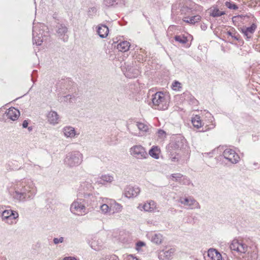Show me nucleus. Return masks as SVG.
I'll use <instances>...</instances> for the list:
<instances>
[{"label":"nucleus","mask_w":260,"mask_h":260,"mask_svg":"<svg viewBox=\"0 0 260 260\" xmlns=\"http://www.w3.org/2000/svg\"><path fill=\"white\" fill-rule=\"evenodd\" d=\"M37 193V188L31 180L19 181L11 193L13 199L18 202H24L32 199Z\"/></svg>","instance_id":"obj_1"},{"label":"nucleus","mask_w":260,"mask_h":260,"mask_svg":"<svg viewBox=\"0 0 260 260\" xmlns=\"http://www.w3.org/2000/svg\"><path fill=\"white\" fill-rule=\"evenodd\" d=\"M170 102V95L163 92H157L152 95V107L158 110L168 109Z\"/></svg>","instance_id":"obj_2"},{"label":"nucleus","mask_w":260,"mask_h":260,"mask_svg":"<svg viewBox=\"0 0 260 260\" xmlns=\"http://www.w3.org/2000/svg\"><path fill=\"white\" fill-rule=\"evenodd\" d=\"M83 161V155L79 151H73L68 153L63 160L64 165L70 168L79 166Z\"/></svg>","instance_id":"obj_3"},{"label":"nucleus","mask_w":260,"mask_h":260,"mask_svg":"<svg viewBox=\"0 0 260 260\" xmlns=\"http://www.w3.org/2000/svg\"><path fill=\"white\" fill-rule=\"evenodd\" d=\"M0 215L2 221L9 225L16 224V219L19 217L17 211L11 209L4 210L3 206H0Z\"/></svg>","instance_id":"obj_4"},{"label":"nucleus","mask_w":260,"mask_h":260,"mask_svg":"<svg viewBox=\"0 0 260 260\" xmlns=\"http://www.w3.org/2000/svg\"><path fill=\"white\" fill-rule=\"evenodd\" d=\"M46 26L43 24H40L39 27L36 26H33L32 29V42L33 44L37 45H41L44 40V37L46 36L43 29Z\"/></svg>","instance_id":"obj_5"},{"label":"nucleus","mask_w":260,"mask_h":260,"mask_svg":"<svg viewBox=\"0 0 260 260\" xmlns=\"http://www.w3.org/2000/svg\"><path fill=\"white\" fill-rule=\"evenodd\" d=\"M71 212L75 215L81 216L87 213L86 207L82 199H77L71 205Z\"/></svg>","instance_id":"obj_6"},{"label":"nucleus","mask_w":260,"mask_h":260,"mask_svg":"<svg viewBox=\"0 0 260 260\" xmlns=\"http://www.w3.org/2000/svg\"><path fill=\"white\" fill-rule=\"evenodd\" d=\"M230 248L233 251H236L240 253L245 254L247 252L249 254V247L245 244L242 240L234 239L232 241Z\"/></svg>","instance_id":"obj_7"},{"label":"nucleus","mask_w":260,"mask_h":260,"mask_svg":"<svg viewBox=\"0 0 260 260\" xmlns=\"http://www.w3.org/2000/svg\"><path fill=\"white\" fill-rule=\"evenodd\" d=\"M131 155L137 159H144L148 156L147 153L142 145H137L130 149Z\"/></svg>","instance_id":"obj_8"},{"label":"nucleus","mask_w":260,"mask_h":260,"mask_svg":"<svg viewBox=\"0 0 260 260\" xmlns=\"http://www.w3.org/2000/svg\"><path fill=\"white\" fill-rule=\"evenodd\" d=\"M224 158L229 162L235 164L239 162L240 157L235 150L231 148H226L223 152Z\"/></svg>","instance_id":"obj_9"},{"label":"nucleus","mask_w":260,"mask_h":260,"mask_svg":"<svg viewBox=\"0 0 260 260\" xmlns=\"http://www.w3.org/2000/svg\"><path fill=\"white\" fill-rule=\"evenodd\" d=\"M179 201L181 204L187 206L188 208L190 209H200L201 208L199 203L192 197H181Z\"/></svg>","instance_id":"obj_10"},{"label":"nucleus","mask_w":260,"mask_h":260,"mask_svg":"<svg viewBox=\"0 0 260 260\" xmlns=\"http://www.w3.org/2000/svg\"><path fill=\"white\" fill-rule=\"evenodd\" d=\"M256 28V25L255 23H252L250 26H243L239 28V30L243 35L246 40H249L252 37Z\"/></svg>","instance_id":"obj_11"},{"label":"nucleus","mask_w":260,"mask_h":260,"mask_svg":"<svg viewBox=\"0 0 260 260\" xmlns=\"http://www.w3.org/2000/svg\"><path fill=\"white\" fill-rule=\"evenodd\" d=\"M56 32L57 36L63 41L67 42L68 41L69 38L67 34L68 28L65 24L58 23L56 26Z\"/></svg>","instance_id":"obj_12"},{"label":"nucleus","mask_w":260,"mask_h":260,"mask_svg":"<svg viewBox=\"0 0 260 260\" xmlns=\"http://www.w3.org/2000/svg\"><path fill=\"white\" fill-rule=\"evenodd\" d=\"M140 192V188L136 186H127L124 190V194L128 198L136 197Z\"/></svg>","instance_id":"obj_13"},{"label":"nucleus","mask_w":260,"mask_h":260,"mask_svg":"<svg viewBox=\"0 0 260 260\" xmlns=\"http://www.w3.org/2000/svg\"><path fill=\"white\" fill-rule=\"evenodd\" d=\"M139 208L147 212H155L157 210L156 204L153 201H149L144 204H140Z\"/></svg>","instance_id":"obj_14"},{"label":"nucleus","mask_w":260,"mask_h":260,"mask_svg":"<svg viewBox=\"0 0 260 260\" xmlns=\"http://www.w3.org/2000/svg\"><path fill=\"white\" fill-rule=\"evenodd\" d=\"M140 73L139 70L136 67L127 66L124 74L127 78H135L139 75Z\"/></svg>","instance_id":"obj_15"},{"label":"nucleus","mask_w":260,"mask_h":260,"mask_svg":"<svg viewBox=\"0 0 260 260\" xmlns=\"http://www.w3.org/2000/svg\"><path fill=\"white\" fill-rule=\"evenodd\" d=\"M20 116L19 111L13 107L10 108L7 110L5 113V116L7 119L15 121L17 120Z\"/></svg>","instance_id":"obj_16"},{"label":"nucleus","mask_w":260,"mask_h":260,"mask_svg":"<svg viewBox=\"0 0 260 260\" xmlns=\"http://www.w3.org/2000/svg\"><path fill=\"white\" fill-rule=\"evenodd\" d=\"M147 236L151 242L156 244H159L161 243L162 241V235L160 233H155V232H151L147 234Z\"/></svg>","instance_id":"obj_17"},{"label":"nucleus","mask_w":260,"mask_h":260,"mask_svg":"<svg viewBox=\"0 0 260 260\" xmlns=\"http://www.w3.org/2000/svg\"><path fill=\"white\" fill-rule=\"evenodd\" d=\"M64 135L67 138H74L79 135L77 133L75 128L71 126H65L62 129Z\"/></svg>","instance_id":"obj_18"},{"label":"nucleus","mask_w":260,"mask_h":260,"mask_svg":"<svg viewBox=\"0 0 260 260\" xmlns=\"http://www.w3.org/2000/svg\"><path fill=\"white\" fill-rule=\"evenodd\" d=\"M47 120L49 123L55 125L59 122V116L56 112L54 111H50L47 116Z\"/></svg>","instance_id":"obj_19"},{"label":"nucleus","mask_w":260,"mask_h":260,"mask_svg":"<svg viewBox=\"0 0 260 260\" xmlns=\"http://www.w3.org/2000/svg\"><path fill=\"white\" fill-rule=\"evenodd\" d=\"M137 126L140 132L139 133V136H142L145 134H149L151 132V128H149V125L142 122L137 123Z\"/></svg>","instance_id":"obj_20"},{"label":"nucleus","mask_w":260,"mask_h":260,"mask_svg":"<svg viewBox=\"0 0 260 260\" xmlns=\"http://www.w3.org/2000/svg\"><path fill=\"white\" fill-rule=\"evenodd\" d=\"M175 249L174 248H170L169 249H166L162 251L160 256L163 257L166 259H171L175 253Z\"/></svg>","instance_id":"obj_21"},{"label":"nucleus","mask_w":260,"mask_h":260,"mask_svg":"<svg viewBox=\"0 0 260 260\" xmlns=\"http://www.w3.org/2000/svg\"><path fill=\"white\" fill-rule=\"evenodd\" d=\"M201 17L199 15L189 16L184 17L182 19L183 21L186 23H189L191 24H194L196 22L200 21Z\"/></svg>","instance_id":"obj_22"},{"label":"nucleus","mask_w":260,"mask_h":260,"mask_svg":"<svg viewBox=\"0 0 260 260\" xmlns=\"http://www.w3.org/2000/svg\"><path fill=\"white\" fill-rule=\"evenodd\" d=\"M208 256L211 260H222L221 255L215 249L209 250Z\"/></svg>","instance_id":"obj_23"},{"label":"nucleus","mask_w":260,"mask_h":260,"mask_svg":"<svg viewBox=\"0 0 260 260\" xmlns=\"http://www.w3.org/2000/svg\"><path fill=\"white\" fill-rule=\"evenodd\" d=\"M104 5L107 7H115L116 5L124 4V0H104Z\"/></svg>","instance_id":"obj_24"},{"label":"nucleus","mask_w":260,"mask_h":260,"mask_svg":"<svg viewBox=\"0 0 260 260\" xmlns=\"http://www.w3.org/2000/svg\"><path fill=\"white\" fill-rule=\"evenodd\" d=\"M97 32L101 38H106L109 32V28L106 25L99 26Z\"/></svg>","instance_id":"obj_25"},{"label":"nucleus","mask_w":260,"mask_h":260,"mask_svg":"<svg viewBox=\"0 0 260 260\" xmlns=\"http://www.w3.org/2000/svg\"><path fill=\"white\" fill-rule=\"evenodd\" d=\"M91 247L96 250L99 251L103 248V243L101 240L93 239L90 242Z\"/></svg>","instance_id":"obj_26"},{"label":"nucleus","mask_w":260,"mask_h":260,"mask_svg":"<svg viewBox=\"0 0 260 260\" xmlns=\"http://www.w3.org/2000/svg\"><path fill=\"white\" fill-rule=\"evenodd\" d=\"M183 98L185 100L188 102L190 104L196 105L198 102L194 97L188 91H186L183 93Z\"/></svg>","instance_id":"obj_27"},{"label":"nucleus","mask_w":260,"mask_h":260,"mask_svg":"<svg viewBox=\"0 0 260 260\" xmlns=\"http://www.w3.org/2000/svg\"><path fill=\"white\" fill-rule=\"evenodd\" d=\"M130 43L126 41H121L117 45V49L121 52H126L129 50Z\"/></svg>","instance_id":"obj_28"},{"label":"nucleus","mask_w":260,"mask_h":260,"mask_svg":"<svg viewBox=\"0 0 260 260\" xmlns=\"http://www.w3.org/2000/svg\"><path fill=\"white\" fill-rule=\"evenodd\" d=\"M110 208L111 211L114 213L121 211L122 207L120 204L116 203L115 201H112L110 203Z\"/></svg>","instance_id":"obj_29"},{"label":"nucleus","mask_w":260,"mask_h":260,"mask_svg":"<svg viewBox=\"0 0 260 260\" xmlns=\"http://www.w3.org/2000/svg\"><path fill=\"white\" fill-rule=\"evenodd\" d=\"M210 16H211L213 17H218L224 15L225 12L224 11H220L217 8H213V9H211L210 10Z\"/></svg>","instance_id":"obj_30"},{"label":"nucleus","mask_w":260,"mask_h":260,"mask_svg":"<svg viewBox=\"0 0 260 260\" xmlns=\"http://www.w3.org/2000/svg\"><path fill=\"white\" fill-rule=\"evenodd\" d=\"M159 150L157 146H153L149 151V155L155 159H158L159 158Z\"/></svg>","instance_id":"obj_31"},{"label":"nucleus","mask_w":260,"mask_h":260,"mask_svg":"<svg viewBox=\"0 0 260 260\" xmlns=\"http://www.w3.org/2000/svg\"><path fill=\"white\" fill-rule=\"evenodd\" d=\"M191 122L193 126L197 128H199L202 126L200 117L198 115H196V116L192 118Z\"/></svg>","instance_id":"obj_32"},{"label":"nucleus","mask_w":260,"mask_h":260,"mask_svg":"<svg viewBox=\"0 0 260 260\" xmlns=\"http://www.w3.org/2000/svg\"><path fill=\"white\" fill-rule=\"evenodd\" d=\"M174 39L182 44H185L188 42L187 37L184 35H176L174 37Z\"/></svg>","instance_id":"obj_33"},{"label":"nucleus","mask_w":260,"mask_h":260,"mask_svg":"<svg viewBox=\"0 0 260 260\" xmlns=\"http://www.w3.org/2000/svg\"><path fill=\"white\" fill-rule=\"evenodd\" d=\"M227 35L229 36H231L232 38L234 39L236 41H239L240 40L239 34L237 31H236L234 28L228 31L227 32Z\"/></svg>","instance_id":"obj_34"},{"label":"nucleus","mask_w":260,"mask_h":260,"mask_svg":"<svg viewBox=\"0 0 260 260\" xmlns=\"http://www.w3.org/2000/svg\"><path fill=\"white\" fill-rule=\"evenodd\" d=\"M101 210L103 213L106 214L111 212L110 205L109 206L107 204H104L100 207Z\"/></svg>","instance_id":"obj_35"},{"label":"nucleus","mask_w":260,"mask_h":260,"mask_svg":"<svg viewBox=\"0 0 260 260\" xmlns=\"http://www.w3.org/2000/svg\"><path fill=\"white\" fill-rule=\"evenodd\" d=\"M225 6L230 9L232 10H237L238 9V7L234 3L232 2H226L225 3Z\"/></svg>","instance_id":"obj_36"},{"label":"nucleus","mask_w":260,"mask_h":260,"mask_svg":"<svg viewBox=\"0 0 260 260\" xmlns=\"http://www.w3.org/2000/svg\"><path fill=\"white\" fill-rule=\"evenodd\" d=\"M172 88L174 90H180L182 88L181 84L177 81H175L172 84Z\"/></svg>","instance_id":"obj_37"},{"label":"nucleus","mask_w":260,"mask_h":260,"mask_svg":"<svg viewBox=\"0 0 260 260\" xmlns=\"http://www.w3.org/2000/svg\"><path fill=\"white\" fill-rule=\"evenodd\" d=\"M169 147H171L174 149H178L180 148L181 147V142L179 141H176L174 143H170L169 146Z\"/></svg>","instance_id":"obj_38"},{"label":"nucleus","mask_w":260,"mask_h":260,"mask_svg":"<svg viewBox=\"0 0 260 260\" xmlns=\"http://www.w3.org/2000/svg\"><path fill=\"white\" fill-rule=\"evenodd\" d=\"M100 260H119L118 257L116 255H106L101 258Z\"/></svg>","instance_id":"obj_39"},{"label":"nucleus","mask_w":260,"mask_h":260,"mask_svg":"<svg viewBox=\"0 0 260 260\" xmlns=\"http://www.w3.org/2000/svg\"><path fill=\"white\" fill-rule=\"evenodd\" d=\"M64 101L66 102H69L70 103H73L75 102V96L73 95L68 94L63 97Z\"/></svg>","instance_id":"obj_40"},{"label":"nucleus","mask_w":260,"mask_h":260,"mask_svg":"<svg viewBox=\"0 0 260 260\" xmlns=\"http://www.w3.org/2000/svg\"><path fill=\"white\" fill-rule=\"evenodd\" d=\"M64 241V238L62 237H60L59 238H54L53 239V243L55 244H58L59 243H62Z\"/></svg>","instance_id":"obj_41"},{"label":"nucleus","mask_w":260,"mask_h":260,"mask_svg":"<svg viewBox=\"0 0 260 260\" xmlns=\"http://www.w3.org/2000/svg\"><path fill=\"white\" fill-rule=\"evenodd\" d=\"M157 136L160 138H165L166 136V133L164 130L159 129L157 131Z\"/></svg>","instance_id":"obj_42"},{"label":"nucleus","mask_w":260,"mask_h":260,"mask_svg":"<svg viewBox=\"0 0 260 260\" xmlns=\"http://www.w3.org/2000/svg\"><path fill=\"white\" fill-rule=\"evenodd\" d=\"M218 149V148L217 149V150ZM216 149H214L212 151L209 152H205L204 153H203V155L204 156H209V157H212L213 154L215 152V151L217 150Z\"/></svg>","instance_id":"obj_43"},{"label":"nucleus","mask_w":260,"mask_h":260,"mask_svg":"<svg viewBox=\"0 0 260 260\" xmlns=\"http://www.w3.org/2000/svg\"><path fill=\"white\" fill-rule=\"evenodd\" d=\"M14 163L13 161H9L8 164H7V168L9 170H16L17 167H13L11 165H13Z\"/></svg>","instance_id":"obj_44"},{"label":"nucleus","mask_w":260,"mask_h":260,"mask_svg":"<svg viewBox=\"0 0 260 260\" xmlns=\"http://www.w3.org/2000/svg\"><path fill=\"white\" fill-rule=\"evenodd\" d=\"M257 258V254L256 252L253 251L251 253L250 257L248 258V260H255Z\"/></svg>","instance_id":"obj_45"},{"label":"nucleus","mask_w":260,"mask_h":260,"mask_svg":"<svg viewBox=\"0 0 260 260\" xmlns=\"http://www.w3.org/2000/svg\"><path fill=\"white\" fill-rule=\"evenodd\" d=\"M111 178L113 179V178H114L113 175H110V174H105V175H102L100 177V179H107V178L110 179Z\"/></svg>","instance_id":"obj_46"},{"label":"nucleus","mask_w":260,"mask_h":260,"mask_svg":"<svg viewBox=\"0 0 260 260\" xmlns=\"http://www.w3.org/2000/svg\"><path fill=\"white\" fill-rule=\"evenodd\" d=\"M172 177L174 179H181L183 177V175L180 173L173 174Z\"/></svg>","instance_id":"obj_47"},{"label":"nucleus","mask_w":260,"mask_h":260,"mask_svg":"<svg viewBox=\"0 0 260 260\" xmlns=\"http://www.w3.org/2000/svg\"><path fill=\"white\" fill-rule=\"evenodd\" d=\"M126 260H139V259L133 255H128L127 256Z\"/></svg>","instance_id":"obj_48"},{"label":"nucleus","mask_w":260,"mask_h":260,"mask_svg":"<svg viewBox=\"0 0 260 260\" xmlns=\"http://www.w3.org/2000/svg\"><path fill=\"white\" fill-rule=\"evenodd\" d=\"M62 260H79L74 256H66L64 257Z\"/></svg>","instance_id":"obj_49"},{"label":"nucleus","mask_w":260,"mask_h":260,"mask_svg":"<svg viewBox=\"0 0 260 260\" xmlns=\"http://www.w3.org/2000/svg\"><path fill=\"white\" fill-rule=\"evenodd\" d=\"M109 180H104V179L100 180V181H97L96 182V184H97L98 185H99L100 184H105V182H109Z\"/></svg>","instance_id":"obj_50"},{"label":"nucleus","mask_w":260,"mask_h":260,"mask_svg":"<svg viewBox=\"0 0 260 260\" xmlns=\"http://www.w3.org/2000/svg\"><path fill=\"white\" fill-rule=\"evenodd\" d=\"M252 166L250 167L251 169H256L257 168H259V165L257 162H253L252 164Z\"/></svg>","instance_id":"obj_51"},{"label":"nucleus","mask_w":260,"mask_h":260,"mask_svg":"<svg viewBox=\"0 0 260 260\" xmlns=\"http://www.w3.org/2000/svg\"><path fill=\"white\" fill-rule=\"evenodd\" d=\"M144 245H145L144 243L142 241H139V242H137V244H136L138 248L139 247H141L142 246H143Z\"/></svg>","instance_id":"obj_52"},{"label":"nucleus","mask_w":260,"mask_h":260,"mask_svg":"<svg viewBox=\"0 0 260 260\" xmlns=\"http://www.w3.org/2000/svg\"><path fill=\"white\" fill-rule=\"evenodd\" d=\"M28 122L27 120H25L23 121V122L22 123V127L23 128H26L28 126Z\"/></svg>","instance_id":"obj_53"},{"label":"nucleus","mask_w":260,"mask_h":260,"mask_svg":"<svg viewBox=\"0 0 260 260\" xmlns=\"http://www.w3.org/2000/svg\"><path fill=\"white\" fill-rule=\"evenodd\" d=\"M201 28L203 30H205L207 28V26L205 25H201Z\"/></svg>","instance_id":"obj_54"},{"label":"nucleus","mask_w":260,"mask_h":260,"mask_svg":"<svg viewBox=\"0 0 260 260\" xmlns=\"http://www.w3.org/2000/svg\"><path fill=\"white\" fill-rule=\"evenodd\" d=\"M32 127L31 126H29V127H28V130L29 132L31 131H32Z\"/></svg>","instance_id":"obj_55"},{"label":"nucleus","mask_w":260,"mask_h":260,"mask_svg":"<svg viewBox=\"0 0 260 260\" xmlns=\"http://www.w3.org/2000/svg\"><path fill=\"white\" fill-rule=\"evenodd\" d=\"M177 180V181H179V182H180V183H181V181H185V180H181V179H180V180Z\"/></svg>","instance_id":"obj_56"},{"label":"nucleus","mask_w":260,"mask_h":260,"mask_svg":"<svg viewBox=\"0 0 260 260\" xmlns=\"http://www.w3.org/2000/svg\"><path fill=\"white\" fill-rule=\"evenodd\" d=\"M186 180V181H187V184H189V180Z\"/></svg>","instance_id":"obj_57"},{"label":"nucleus","mask_w":260,"mask_h":260,"mask_svg":"<svg viewBox=\"0 0 260 260\" xmlns=\"http://www.w3.org/2000/svg\"><path fill=\"white\" fill-rule=\"evenodd\" d=\"M69 81L68 80H63V82H68Z\"/></svg>","instance_id":"obj_58"},{"label":"nucleus","mask_w":260,"mask_h":260,"mask_svg":"<svg viewBox=\"0 0 260 260\" xmlns=\"http://www.w3.org/2000/svg\"><path fill=\"white\" fill-rule=\"evenodd\" d=\"M115 144V143H112V142H110V145H113V144Z\"/></svg>","instance_id":"obj_59"},{"label":"nucleus","mask_w":260,"mask_h":260,"mask_svg":"<svg viewBox=\"0 0 260 260\" xmlns=\"http://www.w3.org/2000/svg\"><path fill=\"white\" fill-rule=\"evenodd\" d=\"M31 80H32V81L33 82H34V78H33V77H32V78H31Z\"/></svg>","instance_id":"obj_60"},{"label":"nucleus","mask_w":260,"mask_h":260,"mask_svg":"<svg viewBox=\"0 0 260 260\" xmlns=\"http://www.w3.org/2000/svg\"><path fill=\"white\" fill-rule=\"evenodd\" d=\"M14 163H17V161H14Z\"/></svg>","instance_id":"obj_61"},{"label":"nucleus","mask_w":260,"mask_h":260,"mask_svg":"<svg viewBox=\"0 0 260 260\" xmlns=\"http://www.w3.org/2000/svg\"><path fill=\"white\" fill-rule=\"evenodd\" d=\"M212 125H213V126H212V128H214V127L215 126H214V125H213V124H212Z\"/></svg>","instance_id":"obj_62"}]
</instances>
